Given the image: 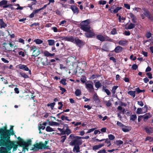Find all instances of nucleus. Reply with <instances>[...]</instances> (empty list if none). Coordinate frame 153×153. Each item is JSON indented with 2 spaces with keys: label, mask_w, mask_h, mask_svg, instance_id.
<instances>
[{
  "label": "nucleus",
  "mask_w": 153,
  "mask_h": 153,
  "mask_svg": "<svg viewBox=\"0 0 153 153\" xmlns=\"http://www.w3.org/2000/svg\"><path fill=\"white\" fill-rule=\"evenodd\" d=\"M101 50L102 51H105L107 52L109 51V48L106 45H103Z\"/></svg>",
  "instance_id": "obj_27"
},
{
  "label": "nucleus",
  "mask_w": 153,
  "mask_h": 153,
  "mask_svg": "<svg viewBox=\"0 0 153 153\" xmlns=\"http://www.w3.org/2000/svg\"><path fill=\"white\" fill-rule=\"evenodd\" d=\"M61 119L62 120H65L68 121H70L71 120L68 119L67 117H65L63 115H62V116L61 117Z\"/></svg>",
  "instance_id": "obj_47"
},
{
  "label": "nucleus",
  "mask_w": 153,
  "mask_h": 153,
  "mask_svg": "<svg viewBox=\"0 0 153 153\" xmlns=\"http://www.w3.org/2000/svg\"><path fill=\"white\" fill-rule=\"evenodd\" d=\"M3 49L6 52L12 51V50L11 48L10 47V45L9 43H4L3 44Z\"/></svg>",
  "instance_id": "obj_10"
},
{
  "label": "nucleus",
  "mask_w": 153,
  "mask_h": 153,
  "mask_svg": "<svg viewBox=\"0 0 153 153\" xmlns=\"http://www.w3.org/2000/svg\"><path fill=\"white\" fill-rule=\"evenodd\" d=\"M0 25L1 28H5L7 27V24L4 22L3 19H0Z\"/></svg>",
  "instance_id": "obj_26"
},
{
  "label": "nucleus",
  "mask_w": 153,
  "mask_h": 153,
  "mask_svg": "<svg viewBox=\"0 0 153 153\" xmlns=\"http://www.w3.org/2000/svg\"><path fill=\"white\" fill-rule=\"evenodd\" d=\"M100 148L99 145L94 146L93 147L92 149L93 150H97Z\"/></svg>",
  "instance_id": "obj_63"
},
{
  "label": "nucleus",
  "mask_w": 153,
  "mask_h": 153,
  "mask_svg": "<svg viewBox=\"0 0 153 153\" xmlns=\"http://www.w3.org/2000/svg\"><path fill=\"white\" fill-rule=\"evenodd\" d=\"M20 74L23 77L25 78H27L28 77V76L25 73L23 72H20Z\"/></svg>",
  "instance_id": "obj_48"
},
{
  "label": "nucleus",
  "mask_w": 153,
  "mask_h": 153,
  "mask_svg": "<svg viewBox=\"0 0 153 153\" xmlns=\"http://www.w3.org/2000/svg\"><path fill=\"white\" fill-rule=\"evenodd\" d=\"M93 98L94 101L96 102L100 101V100L99 99L98 96L97 95V93H96L94 94L93 96Z\"/></svg>",
  "instance_id": "obj_29"
},
{
  "label": "nucleus",
  "mask_w": 153,
  "mask_h": 153,
  "mask_svg": "<svg viewBox=\"0 0 153 153\" xmlns=\"http://www.w3.org/2000/svg\"><path fill=\"white\" fill-rule=\"evenodd\" d=\"M8 1L6 0H3L0 2V7H2L3 8H6L5 7L6 6L7 3Z\"/></svg>",
  "instance_id": "obj_18"
},
{
  "label": "nucleus",
  "mask_w": 153,
  "mask_h": 153,
  "mask_svg": "<svg viewBox=\"0 0 153 153\" xmlns=\"http://www.w3.org/2000/svg\"><path fill=\"white\" fill-rule=\"evenodd\" d=\"M40 54V51L38 49H36L35 50H34L33 52V56L36 57L38 56Z\"/></svg>",
  "instance_id": "obj_24"
},
{
  "label": "nucleus",
  "mask_w": 153,
  "mask_h": 153,
  "mask_svg": "<svg viewBox=\"0 0 153 153\" xmlns=\"http://www.w3.org/2000/svg\"><path fill=\"white\" fill-rule=\"evenodd\" d=\"M135 27V25L134 24L131 23L128 26L127 29L129 30L131 29L134 28Z\"/></svg>",
  "instance_id": "obj_32"
},
{
  "label": "nucleus",
  "mask_w": 153,
  "mask_h": 153,
  "mask_svg": "<svg viewBox=\"0 0 153 153\" xmlns=\"http://www.w3.org/2000/svg\"><path fill=\"white\" fill-rule=\"evenodd\" d=\"M80 27V28L83 31L87 32H89L91 30V27L89 26H88V25L87 26L83 25L82 26V27Z\"/></svg>",
  "instance_id": "obj_14"
},
{
  "label": "nucleus",
  "mask_w": 153,
  "mask_h": 153,
  "mask_svg": "<svg viewBox=\"0 0 153 153\" xmlns=\"http://www.w3.org/2000/svg\"><path fill=\"white\" fill-rule=\"evenodd\" d=\"M89 23V19H87L85 20L84 21L81 22L80 23V27H82L83 25L88 26Z\"/></svg>",
  "instance_id": "obj_22"
},
{
  "label": "nucleus",
  "mask_w": 153,
  "mask_h": 153,
  "mask_svg": "<svg viewBox=\"0 0 153 153\" xmlns=\"http://www.w3.org/2000/svg\"><path fill=\"white\" fill-rule=\"evenodd\" d=\"M136 91L138 93H139L142 92H144L145 90H141L139 88H136Z\"/></svg>",
  "instance_id": "obj_54"
},
{
  "label": "nucleus",
  "mask_w": 153,
  "mask_h": 153,
  "mask_svg": "<svg viewBox=\"0 0 153 153\" xmlns=\"http://www.w3.org/2000/svg\"><path fill=\"white\" fill-rule=\"evenodd\" d=\"M117 124L118 126L120 127H124L125 126V125H124L123 124L118 121H117Z\"/></svg>",
  "instance_id": "obj_60"
},
{
  "label": "nucleus",
  "mask_w": 153,
  "mask_h": 153,
  "mask_svg": "<svg viewBox=\"0 0 153 153\" xmlns=\"http://www.w3.org/2000/svg\"><path fill=\"white\" fill-rule=\"evenodd\" d=\"M104 36H103L101 34L98 35L96 36V39L101 42L104 41Z\"/></svg>",
  "instance_id": "obj_23"
},
{
  "label": "nucleus",
  "mask_w": 153,
  "mask_h": 153,
  "mask_svg": "<svg viewBox=\"0 0 153 153\" xmlns=\"http://www.w3.org/2000/svg\"><path fill=\"white\" fill-rule=\"evenodd\" d=\"M43 54L45 56L50 57H52L53 56L55 55V53H51L47 51H44Z\"/></svg>",
  "instance_id": "obj_17"
},
{
  "label": "nucleus",
  "mask_w": 153,
  "mask_h": 153,
  "mask_svg": "<svg viewBox=\"0 0 153 153\" xmlns=\"http://www.w3.org/2000/svg\"><path fill=\"white\" fill-rule=\"evenodd\" d=\"M130 118L131 120L134 121L137 119V116L136 114H132Z\"/></svg>",
  "instance_id": "obj_38"
},
{
  "label": "nucleus",
  "mask_w": 153,
  "mask_h": 153,
  "mask_svg": "<svg viewBox=\"0 0 153 153\" xmlns=\"http://www.w3.org/2000/svg\"><path fill=\"white\" fill-rule=\"evenodd\" d=\"M7 139L0 140V146L6 147L8 151H10L13 148V150L17 149L18 144H15V142L10 141L9 136Z\"/></svg>",
  "instance_id": "obj_2"
},
{
  "label": "nucleus",
  "mask_w": 153,
  "mask_h": 153,
  "mask_svg": "<svg viewBox=\"0 0 153 153\" xmlns=\"http://www.w3.org/2000/svg\"><path fill=\"white\" fill-rule=\"evenodd\" d=\"M85 35L87 38H92L95 36V34L94 32L92 31L91 30L89 32H88L87 33H85Z\"/></svg>",
  "instance_id": "obj_11"
},
{
  "label": "nucleus",
  "mask_w": 153,
  "mask_h": 153,
  "mask_svg": "<svg viewBox=\"0 0 153 153\" xmlns=\"http://www.w3.org/2000/svg\"><path fill=\"white\" fill-rule=\"evenodd\" d=\"M119 104L121 106H126V104L122 101H119Z\"/></svg>",
  "instance_id": "obj_62"
},
{
  "label": "nucleus",
  "mask_w": 153,
  "mask_h": 153,
  "mask_svg": "<svg viewBox=\"0 0 153 153\" xmlns=\"http://www.w3.org/2000/svg\"><path fill=\"white\" fill-rule=\"evenodd\" d=\"M142 110L141 108H137V111L136 113L137 114H140L142 113Z\"/></svg>",
  "instance_id": "obj_56"
},
{
  "label": "nucleus",
  "mask_w": 153,
  "mask_h": 153,
  "mask_svg": "<svg viewBox=\"0 0 153 153\" xmlns=\"http://www.w3.org/2000/svg\"><path fill=\"white\" fill-rule=\"evenodd\" d=\"M34 42L37 44H40L42 43L43 42V41L39 39H35L34 40Z\"/></svg>",
  "instance_id": "obj_37"
},
{
  "label": "nucleus",
  "mask_w": 153,
  "mask_h": 153,
  "mask_svg": "<svg viewBox=\"0 0 153 153\" xmlns=\"http://www.w3.org/2000/svg\"><path fill=\"white\" fill-rule=\"evenodd\" d=\"M74 43L80 48L82 47L85 44V43L83 41L79 39L77 37L75 38Z\"/></svg>",
  "instance_id": "obj_6"
},
{
  "label": "nucleus",
  "mask_w": 153,
  "mask_h": 153,
  "mask_svg": "<svg viewBox=\"0 0 153 153\" xmlns=\"http://www.w3.org/2000/svg\"><path fill=\"white\" fill-rule=\"evenodd\" d=\"M108 139L110 140H113L115 138V136L112 134H110L108 136Z\"/></svg>",
  "instance_id": "obj_49"
},
{
  "label": "nucleus",
  "mask_w": 153,
  "mask_h": 153,
  "mask_svg": "<svg viewBox=\"0 0 153 153\" xmlns=\"http://www.w3.org/2000/svg\"><path fill=\"white\" fill-rule=\"evenodd\" d=\"M111 34L114 35L117 33V30L115 28H113L111 31Z\"/></svg>",
  "instance_id": "obj_44"
},
{
  "label": "nucleus",
  "mask_w": 153,
  "mask_h": 153,
  "mask_svg": "<svg viewBox=\"0 0 153 153\" xmlns=\"http://www.w3.org/2000/svg\"><path fill=\"white\" fill-rule=\"evenodd\" d=\"M48 140L45 141L44 143H42V145L44 147V149H50V147L47 145L48 143Z\"/></svg>",
  "instance_id": "obj_25"
},
{
  "label": "nucleus",
  "mask_w": 153,
  "mask_h": 153,
  "mask_svg": "<svg viewBox=\"0 0 153 153\" xmlns=\"http://www.w3.org/2000/svg\"><path fill=\"white\" fill-rule=\"evenodd\" d=\"M115 143H116L117 145V146H120V145H121L123 144V141L121 140H117L116 141V142H114Z\"/></svg>",
  "instance_id": "obj_40"
},
{
  "label": "nucleus",
  "mask_w": 153,
  "mask_h": 153,
  "mask_svg": "<svg viewBox=\"0 0 153 153\" xmlns=\"http://www.w3.org/2000/svg\"><path fill=\"white\" fill-rule=\"evenodd\" d=\"M100 76L99 75L93 74L90 76V77L89 78V79H94L96 78L97 77H98Z\"/></svg>",
  "instance_id": "obj_39"
},
{
  "label": "nucleus",
  "mask_w": 153,
  "mask_h": 153,
  "mask_svg": "<svg viewBox=\"0 0 153 153\" xmlns=\"http://www.w3.org/2000/svg\"><path fill=\"white\" fill-rule=\"evenodd\" d=\"M71 133V129L69 128H67L65 130V129H64L62 133H61L60 134L57 133V134L58 135L67 134V135H68Z\"/></svg>",
  "instance_id": "obj_12"
},
{
  "label": "nucleus",
  "mask_w": 153,
  "mask_h": 153,
  "mask_svg": "<svg viewBox=\"0 0 153 153\" xmlns=\"http://www.w3.org/2000/svg\"><path fill=\"white\" fill-rule=\"evenodd\" d=\"M106 2L104 0H100L99 1V4H100L104 5L106 4Z\"/></svg>",
  "instance_id": "obj_59"
},
{
  "label": "nucleus",
  "mask_w": 153,
  "mask_h": 153,
  "mask_svg": "<svg viewBox=\"0 0 153 153\" xmlns=\"http://www.w3.org/2000/svg\"><path fill=\"white\" fill-rule=\"evenodd\" d=\"M46 130L48 132H52L54 130L49 126H48L46 127Z\"/></svg>",
  "instance_id": "obj_42"
},
{
  "label": "nucleus",
  "mask_w": 153,
  "mask_h": 153,
  "mask_svg": "<svg viewBox=\"0 0 153 153\" xmlns=\"http://www.w3.org/2000/svg\"><path fill=\"white\" fill-rule=\"evenodd\" d=\"M128 94L132 96L133 98H134L136 96L135 91H130L128 92Z\"/></svg>",
  "instance_id": "obj_30"
},
{
  "label": "nucleus",
  "mask_w": 153,
  "mask_h": 153,
  "mask_svg": "<svg viewBox=\"0 0 153 153\" xmlns=\"http://www.w3.org/2000/svg\"><path fill=\"white\" fill-rule=\"evenodd\" d=\"M19 68L20 69L23 70L25 71H28V73L29 74H31V71L29 70V68L26 65L21 64H19Z\"/></svg>",
  "instance_id": "obj_9"
},
{
  "label": "nucleus",
  "mask_w": 153,
  "mask_h": 153,
  "mask_svg": "<svg viewBox=\"0 0 153 153\" xmlns=\"http://www.w3.org/2000/svg\"><path fill=\"white\" fill-rule=\"evenodd\" d=\"M75 93L76 95L78 96L81 95V91L79 89H77L75 91Z\"/></svg>",
  "instance_id": "obj_41"
},
{
  "label": "nucleus",
  "mask_w": 153,
  "mask_h": 153,
  "mask_svg": "<svg viewBox=\"0 0 153 153\" xmlns=\"http://www.w3.org/2000/svg\"><path fill=\"white\" fill-rule=\"evenodd\" d=\"M104 41H108L110 42H112L113 39L110 38L108 36L106 35H104Z\"/></svg>",
  "instance_id": "obj_31"
},
{
  "label": "nucleus",
  "mask_w": 153,
  "mask_h": 153,
  "mask_svg": "<svg viewBox=\"0 0 153 153\" xmlns=\"http://www.w3.org/2000/svg\"><path fill=\"white\" fill-rule=\"evenodd\" d=\"M105 105L107 107H109L111 105V102L110 100L105 101Z\"/></svg>",
  "instance_id": "obj_51"
},
{
  "label": "nucleus",
  "mask_w": 153,
  "mask_h": 153,
  "mask_svg": "<svg viewBox=\"0 0 153 153\" xmlns=\"http://www.w3.org/2000/svg\"><path fill=\"white\" fill-rule=\"evenodd\" d=\"M138 68V66L136 64H133L131 67V68L133 70H136Z\"/></svg>",
  "instance_id": "obj_58"
},
{
  "label": "nucleus",
  "mask_w": 153,
  "mask_h": 153,
  "mask_svg": "<svg viewBox=\"0 0 153 153\" xmlns=\"http://www.w3.org/2000/svg\"><path fill=\"white\" fill-rule=\"evenodd\" d=\"M59 88L60 90L62 91L61 94H63L65 92L66 90L64 88L61 87L60 86H59Z\"/></svg>",
  "instance_id": "obj_52"
},
{
  "label": "nucleus",
  "mask_w": 153,
  "mask_h": 153,
  "mask_svg": "<svg viewBox=\"0 0 153 153\" xmlns=\"http://www.w3.org/2000/svg\"><path fill=\"white\" fill-rule=\"evenodd\" d=\"M127 42L126 41L120 40L118 44L120 45L124 46L126 44Z\"/></svg>",
  "instance_id": "obj_36"
},
{
  "label": "nucleus",
  "mask_w": 153,
  "mask_h": 153,
  "mask_svg": "<svg viewBox=\"0 0 153 153\" xmlns=\"http://www.w3.org/2000/svg\"><path fill=\"white\" fill-rule=\"evenodd\" d=\"M69 138L71 141L69 143L70 145L73 146L74 145H81L82 143L81 137L75 136L74 134H71L69 136Z\"/></svg>",
  "instance_id": "obj_3"
},
{
  "label": "nucleus",
  "mask_w": 153,
  "mask_h": 153,
  "mask_svg": "<svg viewBox=\"0 0 153 153\" xmlns=\"http://www.w3.org/2000/svg\"><path fill=\"white\" fill-rule=\"evenodd\" d=\"M122 8L121 7H117L116 8L114 9V10H113V13L115 14L117 13L120 10L122 9Z\"/></svg>",
  "instance_id": "obj_34"
},
{
  "label": "nucleus",
  "mask_w": 153,
  "mask_h": 153,
  "mask_svg": "<svg viewBox=\"0 0 153 153\" xmlns=\"http://www.w3.org/2000/svg\"><path fill=\"white\" fill-rule=\"evenodd\" d=\"M152 137L150 136H147L145 139V141L149 140L150 142H152Z\"/></svg>",
  "instance_id": "obj_61"
},
{
  "label": "nucleus",
  "mask_w": 153,
  "mask_h": 153,
  "mask_svg": "<svg viewBox=\"0 0 153 153\" xmlns=\"http://www.w3.org/2000/svg\"><path fill=\"white\" fill-rule=\"evenodd\" d=\"M47 121L48 122L49 125L50 126H52L54 125L59 126V123L55 122L50 121L48 120H47Z\"/></svg>",
  "instance_id": "obj_20"
},
{
  "label": "nucleus",
  "mask_w": 153,
  "mask_h": 153,
  "mask_svg": "<svg viewBox=\"0 0 153 153\" xmlns=\"http://www.w3.org/2000/svg\"><path fill=\"white\" fill-rule=\"evenodd\" d=\"M75 40V38L73 36H69L68 37H67V41L70 42L74 43Z\"/></svg>",
  "instance_id": "obj_21"
},
{
  "label": "nucleus",
  "mask_w": 153,
  "mask_h": 153,
  "mask_svg": "<svg viewBox=\"0 0 153 153\" xmlns=\"http://www.w3.org/2000/svg\"><path fill=\"white\" fill-rule=\"evenodd\" d=\"M124 7L127 9L129 10L130 9V6L128 4H124Z\"/></svg>",
  "instance_id": "obj_64"
},
{
  "label": "nucleus",
  "mask_w": 153,
  "mask_h": 153,
  "mask_svg": "<svg viewBox=\"0 0 153 153\" xmlns=\"http://www.w3.org/2000/svg\"><path fill=\"white\" fill-rule=\"evenodd\" d=\"M48 45L50 46H52L54 45L55 41L53 39H49L48 40Z\"/></svg>",
  "instance_id": "obj_33"
},
{
  "label": "nucleus",
  "mask_w": 153,
  "mask_h": 153,
  "mask_svg": "<svg viewBox=\"0 0 153 153\" xmlns=\"http://www.w3.org/2000/svg\"><path fill=\"white\" fill-rule=\"evenodd\" d=\"M80 145H74V146L73 149V151L74 152H76L78 153L80 152V147L79 146Z\"/></svg>",
  "instance_id": "obj_19"
},
{
  "label": "nucleus",
  "mask_w": 153,
  "mask_h": 153,
  "mask_svg": "<svg viewBox=\"0 0 153 153\" xmlns=\"http://www.w3.org/2000/svg\"><path fill=\"white\" fill-rule=\"evenodd\" d=\"M13 127V126H11L10 130L7 129V127L6 125L0 129V135H1L0 140L7 139L9 136L10 138L11 135H14Z\"/></svg>",
  "instance_id": "obj_1"
},
{
  "label": "nucleus",
  "mask_w": 153,
  "mask_h": 153,
  "mask_svg": "<svg viewBox=\"0 0 153 153\" xmlns=\"http://www.w3.org/2000/svg\"><path fill=\"white\" fill-rule=\"evenodd\" d=\"M80 79L82 82L83 83H85L86 81V78L85 76H83Z\"/></svg>",
  "instance_id": "obj_46"
},
{
  "label": "nucleus",
  "mask_w": 153,
  "mask_h": 153,
  "mask_svg": "<svg viewBox=\"0 0 153 153\" xmlns=\"http://www.w3.org/2000/svg\"><path fill=\"white\" fill-rule=\"evenodd\" d=\"M147 18L151 21L153 22V15L150 13L148 16Z\"/></svg>",
  "instance_id": "obj_53"
},
{
  "label": "nucleus",
  "mask_w": 153,
  "mask_h": 153,
  "mask_svg": "<svg viewBox=\"0 0 153 153\" xmlns=\"http://www.w3.org/2000/svg\"><path fill=\"white\" fill-rule=\"evenodd\" d=\"M95 86L97 88H100L101 86V84L99 81H98L95 83Z\"/></svg>",
  "instance_id": "obj_35"
},
{
  "label": "nucleus",
  "mask_w": 153,
  "mask_h": 153,
  "mask_svg": "<svg viewBox=\"0 0 153 153\" xmlns=\"http://www.w3.org/2000/svg\"><path fill=\"white\" fill-rule=\"evenodd\" d=\"M45 59V61H44V59H42L41 61V63L43 65L45 66L48 65H54V63H51L55 62V59H51L49 62L48 61L47 58H46Z\"/></svg>",
  "instance_id": "obj_5"
},
{
  "label": "nucleus",
  "mask_w": 153,
  "mask_h": 153,
  "mask_svg": "<svg viewBox=\"0 0 153 153\" xmlns=\"http://www.w3.org/2000/svg\"><path fill=\"white\" fill-rule=\"evenodd\" d=\"M55 103V102H53L51 103H48L47 104L48 106H50L51 109H53Z\"/></svg>",
  "instance_id": "obj_45"
},
{
  "label": "nucleus",
  "mask_w": 153,
  "mask_h": 153,
  "mask_svg": "<svg viewBox=\"0 0 153 153\" xmlns=\"http://www.w3.org/2000/svg\"><path fill=\"white\" fill-rule=\"evenodd\" d=\"M66 79L65 78H63L61 79V80L59 82L63 85H65L67 84V83L66 82Z\"/></svg>",
  "instance_id": "obj_43"
},
{
  "label": "nucleus",
  "mask_w": 153,
  "mask_h": 153,
  "mask_svg": "<svg viewBox=\"0 0 153 153\" xmlns=\"http://www.w3.org/2000/svg\"><path fill=\"white\" fill-rule=\"evenodd\" d=\"M152 35V34L150 32H147L146 33V37L147 39L150 38Z\"/></svg>",
  "instance_id": "obj_55"
},
{
  "label": "nucleus",
  "mask_w": 153,
  "mask_h": 153,
  "mask_svg": "<svg viewBox=\"0 0 153 153\" xmlns=\"http://www.w3.org/2000/svg\"><path fill=\"white\" fill-rule=\"evenodd\" d=\"M145 130L146 132L149 134L153 133V127L147 126L145 127Z\"/></svg>",
  "instance_id": "obj_13"
},
{
  "label": "nucleus",
  "mask_w": 153,
  "mask_h": 153,
  "mask_svg": "<svg viewBox=\"0 0 153 153\" xmlns=\"http://www.w3.org/2000/svg\"><path fill=\"white\" fill-rule=\"evenodd\" d=\"M88 82H91V83H85V87L88 90L91 91V90H94V84L92 81H88Z\"/></svg>",
  "instance_id": "obj_8"
},
{
  "label": "nucleus",
  "mask_w": 153,
  "mask_h": 153,
  "mask_svg": "<svg viewBox=\"0 0 153 153\" xmlns=\"http://www.w3.org/2000/svg\"><path fill=\"white\" fill-rule=\"evenodd\" d=\"M19 141H17L16 143L19 146L22 147L23 149H26L27 150H28L27 147L31 145V141L30 140H29L27 142L25 141L22 139L20 137L17 138Z\"/></svg>",
  "instance_id": "obj_4"
},
{
  "label": "nucleus",
  "mask_w": 153,
  "mask_h": 153,
  "mask_svg": "<svg viewBox=\"0 0 153 153\" xmlns=\"http://www.w3.org/2000/svg\"><path fill=\"white\" fill-rule=\"evenodd\" d=\"M30 49L31 51H34V50H35L37 48H36V46L33 45L30 47Z\"/></svg>",
  "instance_id": "obj_57"
},
{
  "label": "nucleus",
  "mask_w": 153,
  "mask_h": 153,
  "mask_svg": "<svg viewBox=\"0 0 153 153\" xmlns=\"http://www.w3.org/2000/svg\"><path fill=\"white\" fill-rule=\"evenodd\" d=\"M66 138L67 137L65 135L61 136V138L62 139L61 140L60 142L62 143L64 142L65 140L66 139Z\"/></svg>",
  "instance_id": "obj_50"
},
{
  "label": "nucleus",
  "mask_w": 153,
  "mask_h": 153,
  "mask_svg": "<svg viewBox=\"0 0 153 153\" xmlns=\"http://www.w3.org/2000/svg\"><path fill=\"white\" fill-rule=\"evenodd\" d=\"M125 128H122V131L125 132H128L130 130V129H129V128H130V127L128 126H124Z\"/></svg>",
  "instance_id": "obj_28"
},
{
  "label": "nucleus",
  "mask_w": 153,
  "mask_h": 153,
  "mask_svg": "<svg viewBox=\"0 0 153 153\" xmlns=\"http://www.w3.org/2000/svg\"><path fill=\"white\" fill-rule=\"evenodd\" d=\"M71 9L72 10L74 13L77 14L79 12V9L76 6L74 5H71Z\"/></svg>",
  "instance_id": "obj_15"
},
{
  "label": "nucleus",
  "mask_w": 153,
  "mask_h": 153,
  "mask_svg": "<svg viewBox=\"0 0 153 153\" xmlns=\"http://www.w3.org/2000/svg\"><path fill=\"white\" fill-rule=\"evenodd\" d=\"M34 148L33 150L36 151L40 149H44V147L42 145V142H40L38 143H37L34 145Z\"/></svg>",
  "instance_id": "obj_7"
},
{
  "label": "nucleus",
  "mask_w": 153,
  "mask_h": 153,
  "mask_svg": "<svg viewBox=\"0 0 153 153\" xmlns=\"http://www.w3.org/2000/svg\"><path fill=\"white\" fill-rule=\"evenodd\" d=\"M123 50V48L120 46H118L115 48L112 52H115L116 53H118L121 52Z\"/></svg>",
  "instance_id": "obj_16"
}]
</instances>
